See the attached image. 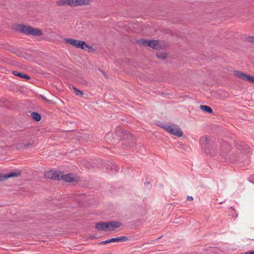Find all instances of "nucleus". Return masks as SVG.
I'll return each mask as SVG.
<instances>
[{
	"mask_svg": "<svg viewBox=\"0 0 254 254\" xmlns=\"http://www.w3.org/2000/svg\"><path fill=\"white\" fill-rule=\"evenodd\" d=\"M131 237L127 236H121L117 238H113L110 239H108L105 241L101 242L100 245H106L112 242H126L131 240Z\"/></svg>",
	"mask_w": 254,
	"mask_h": 254,
	"instance_id": "1a4fd4ad",
	"label": "nucleus"
},
{
	"mask_svg": "<svg viewBox=\"0 0 254 254\" xmlns=\"http://www.w3.org/2000/svg\"><path fill=\"white\" fill-rule=\"evenodd\" d=\"M73 89L74 90V92L76 95L81 97L83 95V92L80 90L77 89L76 87L73 86Z\"/></svg>",
	"mask_w": 254,
	"mask_h": 254,
	"instance_id": "5701e85b",
	"label": "nucleus"
},
{
	"mask_svg": "<svg viewBox=\"0 0 254 254\" xmlns=\"http://www.w3.org/2000/svg\"><path fill=\"white\" fill-rule=\"evenodd\" d=\"M225 146H229V144H227V143H225Z\"/></svg>",
	"mask_w": 254,
	"mask_h": 254,
	"instance_id": "72a5a7b5",
	"label": "nucleus"
},
{
	"mask_svg": "<svg viewBox=\"0 0 254 254\" xmlns=\"http://www.w3.org/2000/svg\"><path fill=\"white\" fill-rule=\"evenodd\" d=\"M234 75L236 77L249 83L254 84V76L239 70L234 71Z\"/></svg>",
	"mask_w": 254,
	"mask_h": 254,
	"instance_id": "0eeeda50",
	"label": "nucleus"
},
{
	"mask_svg": "<svg viewBox=\"0 0 254 254\" xmlns=\"http://www.w3.org/2000/svg\"><path fill=\"white\" fill-rule=\"evenodd\" d=\"M60 174L61 172L59 173L55 170H49L45 172V178L54 180H60Z\"/></svg>",
	"mask_w": 254,
	"mask_h": 254,
	"instance_id": "9d476101",
	"label": "nucleus"
},
{
	"mask_svg": "<svg viewBox=\"0 0 254 254\" xmlns=\"http://www.w3.org/2000/svg\"><path fill=\"white\" fill-rule=\"evenodd\" d=\"M248 41L251 43H254V36H250L248 37Z\"/></svg>",
	"mask_w": 254,
	"mask_h": 254,
	"instance_id": "bb28decb",
	"label": "nucleus"
},
{
	"mask_svg": "<svg viewBox=\"0 0 254 254\" xmlns=\"http://www.w3.org/2000/svg\"><path fill=\"white\" fill-rule=\"evenodd\" d=\"M33 146V144L29 142V143H24L23 145V147L24 148H27L28 147H29V146Z\"/></svg>",
	"mask_w": 254,
	"mask_h": 254,
	"instance_id": "a878e982",
	"label": "nucleus"
},
{
	"mask_svg": "<svg viewBox=\"0 0 254 254\" xmlns=\"http://www.w3.org/2000/svg\"><path fill=\"white\" fill-rule=\"evenodd\" d=\"M156 56L158 58L164 60L167 57V54L165 52H158L156 53Z\"/></svg>",
	"mask_w": 254,
	"mask_h": 254,
	"instance_id": "aec40b11",
	"label": "nucleus"
},
{
	"mask_svg": "<svg viewBox=\"0 0 254 254\" xmlns=\"http://www.w3.org/2000/svg\"><path fill=\"white\" fill-rule=\"evenodd\" d=\"M113 134L118 137L117 141L122 140L126 141L127 143H123V145H125L126 148L128 146H132L134 143V137L128 131H123L120 128L119 129H116Z\"/></svg>",
	"mask_w": 254,
	"mask_h": 254,
	"instance_id": "f03ea898",
	"label": "nucleus"
},
{
	"mask_svg": "<svg viewBox=\"0 0 254 254\" xmlns=\"http://www.w3.org/2000/svg\"><path fill=\"white\" fill-rule=\"evenodd\" d=\"M21 175V173L20 172H10L9 173H7L6 174H4L3 175H1V180L3 181L8 178H12V177H17L20 176Z\"/></svg>",
	"mask_w": 254,
	"mask_h": 254,
	"instance_id": "9b49d317",
	"label": "nucleus"
},
{
	"mask_svg": "<svg viewBox=\"0 0 254 254\" xmlns=\"http://www.w3.org/2000/svg\"><path fill=\"white\" fill-rule=\"evenodd\" d=\"M114 133V132L112 133V135L113 137H112V140H111V141L113 142V144H114V143H116V142H117L118 141L117 140V138H116V136H117L114 135L113 134Z\"/></svg>",
	"mask_w": 254,
	"mask_h": 254,
	"instance_id": "393cba45",
	"label": "nucleus"
},
{
	"mask_svg": "<svg viewBox=\"0 0 254 254\" xmlns=\"http://www.w3.org/2000/svg\"><path fill=\"white\" fill-rule=\"evenodd\" d=\"M40 97H41L42 99H43L44 100H45L46 102H48V103H53V102H52V100H49V99H47V98H46V97H45V96H44V95H40Z\"/></svg>",
	"mask_w": 254,
	"mask_h": 254,
	"instance_id": "b1692460",
	"label": "nucleus"
},
{
	"mask_svg": "<svg viewBox=\"0 0 254 254\" xmlns=\"http://www.w3.org/2000/svg\"><path fill=\"white\" fill-rule=\"evenodd\" d=\"M199 143L206 154H212L216 151V145L212 137L203 136L199 139Z\"/></svg>",
	"mask_w": 254,
	"mask_h": 254,
	"instance_id": "7ed1b4c3",
	"label": "nucleus"
},
{
	"mask_svg": "<svg viewBox=\"0 0 254 254\" xmlns=\"http://www.w3.org/2000/svg\"><path fill=\"white\" fill-rule=\"evenodd\" d=\"M235 147L237 149V155H231L230 156V159L232 162H235L236 161H239L241 158L246 159L247 158V155L250 153L249 147L242 143L237 142L235 144Z\"/></svg>",
	"mask_w": 254,
	"mask_h": 254,
	"instance_id": "f257e3e1",
	"label": "nucleus"
},
{
	"mask_svg": "<svg viewBox=\"0 0 254 254\" xmlns=\"http://www.w3.org/2000/svg\"><path fill=\"white\" fill-rule=\"evenodd\" d=\"M89 0H73L72 5L76 6L78 5H85L89 4Z\"/></svg>",
	"mask_w": 254,
	"mask_h": 254,
	"instance_id": "2eb2a0df",
	"label": "nucleus"
},
{
	"mask_svg": "<svg viewBox=\"0 0 254 254\" xmlns=\"http://www.w3.org/2000/svg\"><path fill=\"white\" fill-rule=\"evenodd\" d=\"M12 73L14 75H15L16 76H18V77H20L21 78L25 79L26 80H29V79H30V77L28 75H27V74H25V73H23L22 72H19V71H17V70H13L12 71Z\"/></svg>",
	"mask_w": 254,
	"mask_h": 254,
	"instance_id": "4468645a",
	"label": "nucleus"
},
{
	"mask_svg": "<svg viewBox=\"0 0 254 254\" xmlns=\"http://www.w3.org/2000/svg\"><path fill=\"white\" fill-rule=\"evenodd\" d=\"M2 181V180H1V175L0 174V182Z\"/></svg>",
	"mask_w": 254,
	"mask_h": 254,
	"instance_id": "f704fd0d",
	"label": "nucleus"
},
{
	"mask_svg": "<svg viewBox=\"0 0 254 254\" xmlns=\"http://www.w3.org/2000/svg\"><path fill=\"white\" fill-rule=\"evenodd\" d=\"M63 180L66 182L71 183L74 181V178L72 177L71 174H67L63 175L62 173L60 174V180Z\"/></svg>",
	"mask_w": 254,
	"mask_h": 254,
	"instance_id": "f8f14e48",
	"label": "nucleus"
},
{
	"mask_svg": "<svg viewBox=\"0 0 254 254\" xmlns=\"http://www.w3.org/2000/svg\"><path fill=\"white\" fill-rule=\"evenodd\" d=\"M187 200L189 201H192L193 200V197L191 196H188L187 197Z\"/></svg>",
	"mask_w": 254,
	"mask_h": 254,
	"instance_id": "cd10ccee",
	"label": "nucleus"
},
{
	"mask_svg": "<svg viewBox=\"0 0 254 254\" xmlns=\"http://www.w3.org/2000/svg\"><path fill=\"white\" fill-rule=\"evenodd\" d=\"M149 40L140 39L136 41V43L144 46H147Z\"/></svg>",
	"mask_w": 254,
	"mask_h": 254,
	"instance_id": "4be33fe9",
	"label": "nucleus"
},
{
	"mask_svg": "<svg viewBox=\"0 0 254 254\" xmlns=\"http://www.w3.org/2000/svg\"><path fill=\"white\" fill-rule=\"evenodd\" d=\"M107 165L108 167L110 166L111 170L115 169L116 172H118L119 171L120 168L117 165L112 164L111 162H108Z\"/></svg>",
	"mask_w": 254,
	"mask_h": 254,
	"instance_id": "6ab92c4d",
	"label": "nucleus"
},
{
	"mask_svg": "<svg viewBox=\"0 0 254 254\" xmlns=\"http://www.w3.org/2000/svg\"><path fill=\"white\" fill-rule=\"evenodd\" d=\"M110 134H107V137H108V139H110V137H110Z\"/></svg>",
	"mask_w": 254,
	"mask_h": 254,
	"instance_id": "473e14b6",
	"label": "nucleus"
},
{
	"mask_svg": "<svg viewBox=\"0 0 254 254\" xmlns=\"http://www.w3.org/2000/svg\"><path fill=\"white\" fill-rule=\"evenodd\" d=\"M64 40L67 44L74 46L75 48L81 49H84L83 45L85 44L84 41L71 38H65Z\"/></svg>",
	"mask_w": 254,
	"mask_h": 254,
	"instance_id": "6e6552de",
	"label": "nucleus"
},
{
	"mask_svg": "<svg viewBox=\"0 0 254 254\" xmlns=\"http://www.w3.org/2000/svg\"><path fill=\"white\" fill-rule=\"evenodd\" d=\"M99 70H100V71H101L102 72V73L103 74V75H104L105 76L107 77V75L106 74L105 72L103 70H102V69H99Z\"/></svg>",
	"mask_w": 254,
	"mask_h": 254,
	"instance_id": "c756f323",
	"label": "nucleus"
},
{
	"mask_svg": "<svg viewBox=\"0 0 254 254\" xmlns=\"http://www.w3.org/2000/svg\"><path fill=\"white\" fill-rule=\"evenodd\" d=\"M111 254V253H108V254Z\"/></svg>",
	"mask_w": 254,
	"mask_h": 254,
	"instance_id": "c9c22d12",
	"label": "nucleus"
},
{
	"mask_svg": "<svg viewBox=\"0 0 254 254\" xmlns=\"http://www.w3.org/2000/svg\"><path fill=\"white\" fill-rule=\"evenodd\" d=\"M122 225V223L119 221H100L95 224V228L99 231L107 230L112 231L120 227Z\"/></svg>",
	"mask_w": 254,
	"mask_h": 254,
	"instance_id": "20e7f679",
	"label": "nucleus"
},
{
	"mask_svg": "<svg viewBox=\"0 0 254 254\" xmlns=\"http://www.w3.org/2000/svg\"><path fill=\"white\" fill-rule=\"evenodd\" d=\"M83 47H84V49H82L83 50L87 51L88 49V52H94L95 51V49L92 47H91L89 45L87 44L85 42L84 45H83Z\"/></svg>",
	"mask_w": 254,
	"mask_h": 254,
	"instance_id": "412c9836",
	"label": "nucleus"
},
{
	"mask_svg": "<svg viewBox=\"0 0 254 254\" xmlns=\"http://www.w3.org/2000/svg\"><path fill=\"white\" fill-rule=\"evenodd\" d=\"M73 0H60L57 1V4L58 6H63L65 5H72Z\"/></svg>",
	"mask_w": 254,
	"mask_h": 254,
	"instance_id": "dca6fc26",
	"label": "nucleus"
},
{
	"mask_svg": "<svg viewBox=\"0 0 254 254\" xmlns=\"http://www.w3.org/2000/svg\"><path fill=\"white\" fill-rule=\"evenodd\" d=\"M200 109L203 111L204 112H205L208 113H212L213 110L211 108H210L209 106L207 105H201L200 106Z\"/></svg>",
	"mask_w": 254,
	"mask_h": 254,
	"instance_id": "a211bd4d",
	"label": "nucleus"
},
{
	"mask_svg": "<svg viewBox=\"0 0 254 254\" xmlns=\"http://www.w3.org/2000/svg\"><path fill=\"white\" fill-rule=\"evenodd\" d=\"M16 30L27 35L39 36L43 35V32L40 29L23 24L18 25Z\"/></svg>",
	"mask_w": 254,
	"mask_h": 254,
	"instance_id": "39448f33",
	"label": "nucleus"
},
{
	"mask_svg": "<svg viewBox=\"0 0 254 254\" xmlns=\"http://www.w3.org/2000/svg\"><path fill=\"white\" fill-rule=\"evenodd\" d=\"M161 127L165 129L167 132L170 133L175 135L178 137H181L183 135V132L179 127H177L175 126H166L163 125H159Z\"/></svg>",
	"mask_w": 254,
	"mask_h": 254,
	"instance_id": "423d86ee",
	"label": "nucleus"
},
{
	"mask_svg": "<svg viewBox=\"0 0 254 254\" xmlns=\"http://www.w3.org/2000/svg\"><path fill=\"white\" fill-rule=\"evenodd\" d=\"M90 238L91 239H95V238H96V237H95V236H91L90 237Z\"/></svg>",
	"mask_w": 254,
	"mask_h": 254,
	"instance_id": "7c9ffc66",
	"label": "nucleus"
},
{
	"mask_svg": "<svg viewBox=\"0 0 254 254\" xmlns=\"http://www.w3.org/2000/svg\"><path fill=\"white\" fill-rule=\"evenodd\" d=\"M144 184L148 185V184H150V182H146Z\"/></svg>",
	"mask_w": 254,
	"mask_h": 254,
	"instance_id": "2f4dec72",
	"label": "nucleus"
},
{
	"mask_svg": "<svg viewBox=\"0 0 254 254\" xmlns=\"http://www.w3.org/2000/svg\"><path fill=\"white\" fill-rule=\"evenodd\" d=\"M30 116L35 121L39 122L41 120V116L37 112H33L31 113Z\"/></svg>",
	"mask_w": 254,
	"mask_h": 254,
	"instance_id": "f3484780",
	"label": "nucleus"
},
{
	"mask_svg": "<svg viewBox=\"0 0 254 254\" xmlns=\"http://www.w3.org/2000/svg\"><path fill=\"white\" fill-rule=\"evenodd\" d=\"M9 51H10L11 53H14L15 52V50L13 48H10L9 49Z\"/></svg>",
	"mask_w": 254,
	"mask_h": 254,
	"instance_id": "c85d7f7f",
	"label": "nucleus"
},
{
	"mask_svg": "<svg viewBox=\"0 0 254 254\" xmlns=\"http://www.w3.org/2000/svg\"><path fill=\"white\" fill-rule=\"evenodd\" d=\"M160 42L159 40H149L147 46L151 47L153 49L157 50L159 47Z\"/></svg>",
	"mask_w": 254,
	"mask_h": 254,
	"instance_id": "ddd939ff",
	"label": "nucleus"
}]
</instances>
